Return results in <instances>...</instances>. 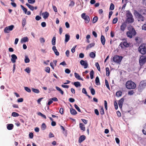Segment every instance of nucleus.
<instances>
[{
  "label": "nucleus",
  "instance_id": "nucleus-39",
  "mask_svg": "<svg viewBox=\"0 0 146 146\" xmlns=\"http://www.w3.org/2000/svg\"><path fill=\"white\" fill-rule=\"evenodd\" d=\"M52 45H54L56 44V37L54 36L52 38Z\"/></svg>",
  "mask_w": 146,
  "mask_h": 146
},
{
  "label": "nucleus",
  "instance_id": "nucleus-7",
  "mask_svg": "<svg viewBox=\"0 0 146 146\" xmlns=\"http://www.w3.org/2000/svg\"><path fill=\"white\" fill-rule=\"evenodd\" d=\"M146 62V56L145 55H141L140 56L139 63L141 66H142Z\"/></svg>",
  "mask_w": 146,
  "mask_h": 146
},
{
  "label": "nucleus",
  "instance_id": "nucleus-45",
  "mask_svg": "<svg viewBox=\"0 0 146 146\" xmlns=\"http://www.w3.org/2000/svg\"><path fill=\"white\" fill-rule=\"evenodd\" d=\"M21 8L22 9V10L24 11V12H25V14H26V13L27 12V9L26 8H25L22 5H21Z\"/></svg>",
  "mask_w": 146,
  "mask_h": 146
},
{
  "label": "nucleus",
  "instance_id": "nucleus-8",
  "mask_svg": "<svg viewBox=\"0 0 146 146\" xmlns=\"http://www.w3.org/2000/svg\"><path fill=\"white\" fill-rule=\"evenodd\" d=\"M14 28V26L13 25L6 27L4 29V32L5 33H9Z\"/></svg>",
  "mask_w": 146,
  "mask_h": 146
},
{
  "label": "nucleus",
  "instance_id": "nucleus-29",
  "mask_svg": "<svg viewBox=\"0 0 146 146\" xmlns=\"http://www.w3.org/2000/svg\"><path fill=\"white\" fill-rule=\"evenodd\" d=\"M56 88L57 90L60 92V93L62 95H63L64 94V92L58 86H56Z\"/></svg>",
  "mask_w": 146,
  "mask_h": 146
},
{
  "label": "nucleus",
  "instance_id": "nucleus-49",
  "mask_svg": "<svg viewBox=\"0 0 146 146\" xmlns=\"http://www.w3.org/2000/svg\"><path fill=\"white\" fill-rule=\"evenodd\" d=\"M12 115L13 117H17L19 116V114L18 113L15 112H13Z\"/></svg>",
  "mask_w": 146,
  "mask_h": 146
},
{
  "label": "nucleus",
  "instance_id": "nucleus-31",
  "mask_svg": "<svg viewBox=\"0 0 146 146\" xmlns=\"http://www.w3.org/2000/svg\"><path fill=\"white\" fill-rule=\"evenodd\" d=\"M73 84L76 87H77L80 86V83L79 82H75Z\"/></svg>",
  "mask_w": 146,
  "mask_h": 146
},
{
  "label": "nucleus",
  "instance_id": "nucleus-56",
  "mask_svg": "<svg viewBox=\"0 0 146 146\" xmlns=\"http://www.w3.org/2000/svg\"><path fill=\"white\" fill-rule=\"evenodd\" d=\"M28 2L30 4H33L35 2V0H28Z\"/></svg>",
  "mask_w": 146,
  "mask_h": 146
},
{
  "label": "nucleus",
  "instance_id": "nucleus-13",
  "mask_svg": "<svg viewBox=\"0 0 146 146\" xmlns=\"http://www.w3.org/2000/svg\"><path fill=\"white\" fill-rule=\"evenodd\" d=\"M124 101V99L123 98H121L119 101L118 102V105L119 108L120 109L122 108V106Z\"/></svg>",
  "mask_w": 146,
  "mask_h": 146
},
{
  "label": "nucleus",
  "instance_id": "nucleus-42",
  "mask_svg": "<svg viewBox=\"0 0 146 146\" xmlns=\"http://www.w3.org/2000/svg\"><path fill=\"white\" fill-rule=\"evenodd\" d=\"M90 56L92 58H94L96 56V54L94 52H91L90 54Z\"/></svg>",
  "mask_w": 146,
  "mask_h": 146
},
{
  "label": "nucleus",
  "instance_id": "nucleus-23",
  "mask_svg": "<svg viewBox=\"0 0 146 146\" xmlns=\"http://www.w3.org/2000/svg\"><path fill=\"white\" fill-rule=\"evenodd\" d=\"M80 128L81 130L83 131L85 130V125L82 123H80L79 124Z\"/></svg>",
  "mask_w": 146,
  "mask_h": 146
},
{
  "label": "nucleus",
  "instance_id": "nucleus-58",
  "mask_svg": "<svg viewBox=\"0 0 146 146\" xmlns=\"http://www.w3.org/2000/svg\"><path fill=\"white\" fill-rule=\"evenodd\" d=\"M114 106H115V109L116 110H117L118 108V107L117 103L116 101L114 102Z\"/></svg>",
  "mask_w": 146,
  "mask_h": 146
},
{
  "label": "nucleus",
  "instance_id": "nucleus-57",
  "mask_svg": "<svg viewBox=\"0 0 146 146\" xmlns=\"http://www.w3.org/2000/svg\"><path fill=\"white\" fill-rule=\"evenodd\" d=\"M134 93V91L133 90H130L128 92V94L129 95H133Z\"/></svg>",
  "mask_w": 146,
  "mask_h": 146
},
{
  "label": "nucleus",
  "instance_id": "nucleus-26",
  "mask_svg": "<svg viewBox=\"0 0 146 146\" xmlns=\"http://www.w3.org/2000/svg\"><path fill=\"white\" fill-rule=\"evenodd\" d=\"M71 113L73 115H75L77 114V112L76 110L73 108H71L70 109Z\"/></svg>",
  "mask_w": 146,
  "mask_h": 146
},
{
  "label": "nucleus",
  "instance_id": "nucleus-43",
  "mask_svg": "<svg viewBox=\"0 0 146 146\" xmlns=\"http://www.w3.org/2000/svg\"><path fill=\"white\" fill-rule=\"evenodd\" d=\"M95 66L96 67L97 69L99 71H100V68L98 62H96L95 63Z\"/></svg>",
  "mask_w": 146,
  "mask_h": 146
},
{
  "label": "nucleus",
  "instance_id": "nucleus-34",
  "mask_svg": "<svg viewBox=\"0 0 146 146\" xmlns=\"http://www.w3.org/2000/svg\"><path fill=\"white\" fill-rule=\"evenodd\" d=\"M106 75L107 76H109L110 74V70H109V69L108 67H106Z\"/></svg>",
  "mask_w": 146,
  "mask_h": 146
},
{
  "label": "nucleus",
  "instance_id": "nucleus-33",
  "mask_svg": "<svg viewBox=\"0 0 146 146\" xmlns=\"http://www.w3.org/2000/svg\"><path fill=\"white\" fill-rule=\"evenodd\" d=\"M116 96L119 97L121 96L122 95V92L121 91H118L116 93Z\"/></svg>",
  "mask_w": 146,
  "mask_h": 146
},
{
  "label": "nucleus",
  "instance_id": "nucleus-59",
  "mask_svg": "<svg viewBox=\"0 0 146 146\" xmlns=\"http://www.w3.org/2000/svg\"><path fill=\"white\" fill-rule=\"evenodd\" d=\"M76 47V45L74 46L71 49V51L73 53L75 51V48Z\"/></svg>",
  "mask_w": 146,
  "mask_h": 146
},
{
  "label": "nucleus",
  "instance_id": "nucleus-14",
  "mask_svg": "<svg viewBox=\"0 0 146 146\" xmlns=\"http://www.w3.org/2000/svg\"><path fill=\"white\" fill-rule=\"evenodd\" d=\"M86 139V136L84 135L81 136L79 138L78 142L79 143H81Z\"/></svg>",
  "mask_w": 146,
  "mask_h": 146
},
{
  "label": "nucleus",
  "instance_id": "nucleus-17",
  "mask_svg": "<svg viewBox=\"0 0 146 146\" xmlns=\"http://www.w3.org/2000/svg\"><path fill=\"white\" fill-rule=\"evenodd\" d=\"M100 39L102 44L104 45L105 43L106 39L104 36L102 35L101 36Z\"/></svg>",
  "mask_w": 146,
  "mask_h": 146
},
{
  "label": "nucleus",
  "instance_id": "nucleus-30",
  "mask_svg": "<svg viewBox=\"0 0 146 146\" xmlns=\"http://www.w3.org/2000/svg\"><path fill=\"white\" fill-rule=\"evenodd\" d=\"M96 84V85H100V82L98 76L96 77L95 80Z\"/></svg>",
  "mask_w": 146,
  "mask_h": 146
},
{
  "label": "nucleus",
  "instance_id": "nucleus-40",
  "mask_svg": "<svg viewBox=\"0 0 146 146\" xmlns=\"http://www.w3.org/2000/svg\"><path fill=\"white\" fill-rule=\"evenodd\" d=\"M32 90L33 92L36 93H38L40 92L39 90L38 89L32 88Z\"/></svg>",
  "mask_w": 146,
  "mask_h": 146
},
{
  "label": "nucleus",
  "instance_id": "nucleus-19",
  "mask_svg": "<svg viewBox=\"0 0 146 146\" xmlns=\"http://www.w3.org/2000/svg\"><path fill=\"white\" fill-rule=\"evenodd\" d=\"M29 41L28 38L27 37H25L22 38L21 40V42L23 43V42H28Z\"/></svg>",
  "mask_w": 146,
  "mask_h": 146
},
{
  "label": "nucleus",
  "instance_id": "nucleus-61",
  "mask_svg": "<svg viewBox=\"0 0 146 146\" xmlns=\"http://www.w3.org/2000/svg\"><path fill=\"white\" fill-rule=\"evenodd\" d=\"M53 102V101L51 99H49V101L48 102L47 105L48 106H49Z\"/></svg>",
  "mask_w": 146,
  "mask_h": 146
},
{
  "label": "nucleus",
  "instance_id": "nucleus-62",
  "mask_svg": "<svg viewBox=\"0 0 146 146\" xmlns=\"http://www.w3.org/2000/svg\"><path fill=\"white\" fill-rule=\"evenodd\" d=\"M41 25L42 27H45L46 26V24L45 22H42L41 23Z\"/></svg>",
  "mask_w": 146,
  "mask_h": 146
},
{
  "label": "nucleus",
  "instance_id": "nucleus-3",
  "mask_svg": "<svg viewBox=\"0 0 146 146\" xmlns=\"http://www.w3.org/2000/svg\"><path fill=\"white\" fill-rule=\"evenodd\" d=\"M125 86L127 88L129 89H135L136 87L135 83L131 80H129L127 82Z\"/></svg>",
  "mask_w": 146,
  "mask_h": 146
},
{
  "label": "nucleus",
  "instance_id": "nucleus-2",
  "mask_svg": "<svg viewBox=\"0 0 146 146\" xmlns=\"http://www.w3.org/2000/svg\"><path fill=\"white\" fill-rule=\"evenodd\" d=\"M127 12L126 16L127 17V22L129 23H133L134 21V19L132 14L129 11H127Z\"/></svg>",
  "mask_w": 146,
  "mask_h": 146
},
{
  "label": "nucleus",
  "instance_id": "nucleus-24",
  "mask_svg": "<svg viewBox=\"0 0 146 146\" xmlns=\"http://www.w3.org/2000/svg\"><path fill=\"white\" fill-rule=\"evenodd\" d=\"M95 45V43H92L88 44L86 47V50H87L89 48H91L92 47L94 46Z\"/></svg>",
  "mask_w": 146,
  "mask_h": 146
},
{
  "label": "nucleus",
  "instance_id": "nucleus-63",
  "mask_svg": "<svg viewBox=\"0 0 146 146\" xmlns=\"http://www.w3.org/2000/svg\"><path fill=\"white\" fill-rule=\"evenodd\" d=\"M79 57L81 58H83L84 57V54L83 53H80L79 54Z\"/></svg>",
  "mask_w": 146,
  "mask_h": 146
},
{
  "label": "nucleus",
  "instance_id": "nucleus-18",
  "mask_svg": "<svg viewBox=\"0 0 146 146\" xmlns=\"http://www.w3.org/2000/svg\"><path fill=\"white\" fill-rule=\"evenodd\" d=\"M49 13L46 11L44 13H42L43 17L44 19H46L49 16Z\"/></svg>",
  "mask_w": 146,
  "mask_h": 146
},
{
  "label": "nucleus",
  "instance_id": "nucleus-27",
  "mask_svg": "<svg viewBox=\"0 0 146 146\" xmlns=\"http://www.w3.org/2000/svg\"><path fill=\"white\" fill-rule=\"evenodd\" d=\"M26 5L31 10L33 11L34 9V7L33 6H32L29 3H26Z\"/></svg>",
  "mask_w": 146,
  "mask_h": 146
},
{
  "label": "nucleus",
  "instance_id": "nucleus-55",
  "mask_svg": "<svg viewBox=\"0 0 146 146\" xmlns=\"http://www.w3.org/2000/svg\"><path fill=\"white\" fill-rule=\"evenodd\" d=\"M40 40L41 43H44L45 41V39L43 38H40Z\"/></svg>",
  "mask_w": 146,
  "mask_h": 146
},
{
  "label": "nucleus",
  "instance_id": "nucleus-1",
  "mask_svg": "<svg viewBox=\"0 0 146 146\" xmlns=\"http://www.w3.org/2000/svg\"><path fill=\"white\" fill-rule=\"evenodd\" d=\"M128 31L126 33V35L127 37L129 38H132L133 36H134L136 34V32L133 26L130 25L127 28Z\"/></svg>",
  "mask_w": 146,
  "mask_h": 146
},
{
  "label": "nucleus",
  "instance_id": "nucleus-50",
  "mask_svg": "<svg viewBox=\"0 0 146 146\" xmlns=\"http://www.w3.org/2000/svg\"><path fill=\"white\" fill-rule=\"evenodd\" d=\"M74 106L75 108L79 112H81V110L79 107L76 104H75Z\"/></svg>",
  "mask_w": 146,
  "mask_h": 146
},
{
  "label": "nucleus",
  "instance_id": "nucleus-6",
  "mask_svg": "<svg viewBox=\"0 0 146 146\" xmlns=\"http://www.w3.org/2000/svg\"><path fill=\"white\" fill-rule=\"evenodd\" d=\"M122 58L123 57L121 56L115 55L113 57V60L114 62L119 63L121 62Z\"/></svg>",
  "mask_w": 146,
  "mask_h": 146
},
{
  "label": "nucleus",
  "instance_id": "nucleus-5",
  "mask_svg": "<svg viewBox=\"0 0 146 146\" xmlns=\"http://www.w3.org/2000/svg\"><path fill=\"white\" fill-rule=\"evenodd\" d=\"M134 14L137 18L140 19V20H138V21H139L140 20L142 21H144L145 19L144 17L140 14L137 11L135 10L134 11Z\"/></svg>",
  "mask_w": 146,
  "mask_h": 146
},
{
  "label": "nucleus",
  "instance_id": "nucleus-37",
  "mask_svg": "<svg viewBox=\"0 0 146 146\" xmlns=\"http://www.w3.org/2000/svg\"><path fill=\"white\" fill-rule=\"evenodd\" d=\"M105 85L107 87V88L109 90H110V87L109 85V83L108 80L106 79L105 80Z\"/></svg>",
  "mask_w": 146,
  "mask_h": 146
},
{
  "label": "nucleus",
  "instance_id": "nucleus-25",
  "mask_svg": "<svg viewBox=\"0 0 146 146\" xmlns=\"http://www.w3.org/2000/svg\"><path fill=\"white\" fill-rule=\"evenodd\" d=\"M143 86H141L139 84L138 88V91L140 92H141L145 88Z\"/></svg>",
  "mask_w": 146,
  "mask_h": 146
},
{
  "label": "nucleus",
  "instance_id": "nucleus-38",
  "mask_svg": "<svg viewBox=\"0 0 146 146\" xmlns=\"http://www.w3.org/2000/svg\"><path fill=\"white\" fill-rule=\"evenodd\" d=\"M90 78L91 79H92L93 78H94V71L92 70L90 73Z\"/></svg>",
  "mask_w": 146,
  "mask_h": 146
},
{
  "label": "nucleus",
  "instance_id": "nucleus-22",
  "mask_svg": "<svg viewBox=\"0 0 146 146\" xmlns=\"http://www.w3.org/2000/svg\"><path fill=\"white\" fill-rule=\"evenodd\" d=\"M139 85L145 88L146 86V80H143L141 81L139 83Z\"/></svg>",
  "mask_w": 146,
  "mask_h": 146
},
{
  "label": "nucleus",
  "instance_id": "nucleus-35",
  "mask_svg": "<svg viewBox=\"0 0 146 146\" xmlns=\"http://www.w3.org/2000/svg\"><path fill=\"white\" fill-rule=\"evenodd\" d=\"M70 3L69 5V7H73L75 5V2L73 1L70 0Z\"/></svg>",
  "mask_w": 146,
  "mask_h": 146
},
{
  "label": "nucleus",
  "instance_id": "nucleus-4",
  "mask_svg": "<svg viewBox=\"0 0 146 146\" xmlns=\"http://www.w3.org/2000/svg\"><path fill=\"white\" fill-rule=\"evenodd\" d=\"M138 51L141 54H145L146 53V48L144 44H141L138 48Z\"/></svg>",
  "mask_w": 146,
  "mask_h": 146
},
{
  "label": "nucleus",
  "instance_id": "nucleus-54",
  "mask_svg": "<svg viewBox=\"0 0 146 146\" xmlns=\"http://www.w3.org/2000/svg\"><path fill=\"white\" fill-rule=\"evenodd\" d=\"M104 106H105V109L107 110L108 109V105H107V103L106 100L104 101Z\"/></svg>",
  "mask_w": 146,
  "mask_h": 146
},
{
  "label": "nucleus",
  "instance_id": "nucleus-10",
  "mask_svg": "<svg viewBox=\"0 0 146 146\" xmlns=\"http://www.w3.org/2000/svg\"><path fill=\"white\" fill-rule=\"evenodd\" d=\"M127 26V22H125L122 23L120 27V30L122 32H124Z\"/></svg>",
  "mask_w": 146,
  "mask_h": 146
},
{
  "label": "nucleus",
  "instance_id": "nucleus-60",
  "mask_svg": "<svg viewBox=\"0 0 146 146\" xmlns=\"http://www.w3.org/2000/svg\"><path fill=\"white\" fill-rule=\"evenodd\" d=\"M70 51L68 50H67L66 51L65 54L66 56L67 57H68L69 56Z\"/></svg>",
  "mask_w": 146,
  "mask_h": 146
},
{
  "label": "nucleus",
  "instance_id": "nucleus-9",
  "mask_svg": "<svg viewBox=\"0 0 146 146\" xmlns=\"http://www.w3.org/2000/svg\"><path fill=\"white\" fill-rule=\"evenodd\" d=\"M81 17L85 20V23H88L90 20V17L89 16L86 15L85 13H83L81 15Z\"/></svg>",
  "mask_w": 146,
  "mask_h": 146
},
{
  "label": "nucleus",
  "instance_id": "nucleus-44",
  "mask_svg": "<svg viewBox=\"0 0 146 146\" xmlns=\"http://www.w3.org/2000/svg\"><path fill=\"white\" fill-rule=\"evenodd\" d=\"M45 71L48 73H49L50 72V68L49 67H46L45 68Z\"/></svg>",
  "mask_w": 146,
  "mask_h": 146
},
{
  "label": "nucleus",
  "instance_id": "nucleus-11",
  "mask_svg": "<svg viewBox=\"0 0 146 146\" xmlns=\"http://www.w3.org/2000/svg\"><path fill=\"white\" fill-rule=\"evenodd\" d=\"M119 46H120L121 48H124V47H128L129 44L126 41H125L123 42H121Z\"/></svg>",
  "mask_w": 146,
  "mask_h": 146
},
{
  "label": "nucleus",
  "instance_id": "nucleus-48",
  "mask_svg": "<svg viewBox=\"0 0 146 146\" xmlns=\"http://www.w3.org/2000/svg\"><path fill=\"white\" fill-rule=\"evenodd\" d=\"M100 113L102 115H103L104 114V108L103 107H102L100 110Z\"/></svg>",
  "mask_w": 146,
  "mask_h": 146
},
{
  "label": "nucleus",
  "instance_id": "nucleus-20",
  "mask_svg": "<svg viewBox=\"0 0 146 146\" xmlns=\"http://www.w3.org/2000/svg\"><path fill=\"white\" fill-rule=\"evenodd\" d=\"M74 74L75 77L76 78L79 80H81L82 81L83 80L81 78L80 76L78 73L76 72H75Z\"/></svg>",
  "mask_w": 146,
  "mask_h": 146
},
{
  "label": "nucleus",
  "instance_id": "nucleus-21",
  "mask_svg": "<svg viewBox=\"0 0 146 146\" xmlns=\"http://www.w3.org/2000/svg\"><path fill=\"white\" fill-rule=\"evenodd\" d=\"M13 127L14 126L13 124H8L7 126V128L9 130H11L13 129Z\"/></svg>",
  "mask_w": 146,
  "mask_h": 146
},
{
  "label": "nucleus",
  "instance_id": "nucleus-53",
  "mask_svg": "<svg viewBox=\"0 0 146 146\" xmlns=\"http://www.w3.org/2000/svg\"><path fill=\"white\" fill-rule=\"evenodd\" d=\"M118 21V19L117 17L114 18L113 20V24H116Z\"/></svg>",
  "mask_w": 146,
  "mask_h": 146
},
{
  "label": "nucleus",
  "instance_id": "nucleus-15",
  "mask_svg": "<svg viewBox=\"0 0 146 146\" xmlns=\"http://www.w3.org/2000/svg\"><path fill=\"white\" fill-rule=\"evenodd\" d=\"M11 61L13 63H15L16 62V60L17 59V56L14 54H12L11 56Z\"/></svg>",
  "mask_w": 146,
  "mask_h": 146
},
{
  "label": "nucleus",
  "instance_id": "nucleus-28",
  "mask_svg": "<svg viewBox=\"0 0 146 146\" xmlns=\"http://www.w3.org/2000/svg\"><path fill=\"white\" fill-rule=\"evenodd\" d=\"M65 42H67L70 39V36L67 34H66L65 35Z\"/></svg>",
  "mask_w": 146,
  "mask_h": 146
},
{
  "label": "nucleus",
  "instance_id": "nucleus-46",
  "mask_svg": "<svg viewBox=\"0 0 146 146\" xmlns=\"http://www.w3.org/2000/svg\"><path fill=\"white\" fill-rule=\"evenodd\" d=\"M98 19V18L97 17H94L92 20L93 23H96Z\"/></svg>",
  "mask_w": 146,
  "mask_h": 146
},
{
  "label": "nucleus",
  "instance_id": "nucleus-47",
  "mask_svg": "<svg viewBox=\"0 0 146 146\" xmlns=\"http://www.w3.org/2000/svg\"><path fill=\"white\" fill-rule=\"evenodd\" d=\"M114 8V5L113 3H111L110 4V10H113Z\"/></svg>",
  "mask_w": 146,
  "mask_h": 146
},
{
  "label": "nucleus",
  "instance_id": "nucleus-12",
  "mask_svg": "<svg viewBox=\"0 0 146 146\" xmlns=\"http://www.w3.org/2000/svg\"><path fill=\"white\" fill-rule=\"evenodd\" d=\"M80 64L84 66V68H87L88 66V64L87 63L86 61H84L83 60H81L80 62Z\"/></svg>",
  "mask_w": 146,
  "mask_h": 146
},
{
  "label": "nucleus",
  "instance_id": "nucleus-32",
  "mask_svg": "<svg viewBox=\"0 0 146 146\" xmlns=\"http://www.w3.org/2000/svg\"><path fill=\"white\" fill-rule=\"evenodd\" d=\"M89 89L90 90L91 92L92 95H94L95 94V91L94 89L93 88H90V87Z\"/></svg>",
  "mask_w": 146,
  "mask_h": 146
},
{
  "label": "nucleus",
  "instance_id": "nucleus-51",
  "mask_svg": "<svg viewBox=\"0 0 146 146\" xmlns=\"http://www.w3.org/2000/svg\"><path fill=\"white\" fill-rule=\"evenodd\" d=\"M29 62L30 60L29 58L27 56H26L25 60V62L26 63H27Z\"/></svg>",
  "mask_w": 146,
  "mask_h": 146
},
{
  "label": "nucleus",
  "instance_id": "nucleus-52",
  "mask_svg": "<svg viewBox=\"0 0 146 146\" xmlns=\"http://www.w3.org/2000/svg\"><path fill=\"white\" fill-rule=\"evenodd\" d=\"M25 90L28 92H31V89L27 87H24Z\"/></svg>",
  "mask_w": 146,
  "mask_h": 146
},
{
  "label": "nucleus",
  "instance_id": "nucleus-64",
  "mask_svg": "<svg viewBox=\"0 0 146 146\" xmlns=\"http://www.w3.org/2000/svg\"><path fill=\"white\" fill-rule=\"evenodd\" d=\"M142 28L143 30H146V24H145L143 25L142 27Z\"/></svg>",
  "mask_w": 146,
  "mask_h": 146
},
{
  "label": "nucleus",
  "instance_id": "nucleus-41",
  "mask_svg": "<svg viewBox=\"0 0 146 146\" xmlns=\"http://www.w3.org/2000/svg\"><path fill=\"white\" fill-rule=\"evenodd\" d=\"M46 126L45 124L44 123H43L41 126V129L43 130H44L46 129Z\"/></svg>",
  "mask_w": 146,
  "mask_h": 146
},
{
  "label": "nucleus",
  "instance_id": "nucleus-16",
  "mask_svg": "<svg viewBox=\"0 0 146 146\" xmlns=\"http://www.w3.org/2000/svg\"><path fill=\"white\" fill-rule=\"evenodd\" d=\"M52 49L54 51L56 55L57 56L59 55V53L58 51L56 49V48L55 46H53L52 48Z\"/></svg>",
  "mask_w": 146,
  "mask_h": 146
},
{
  "label": "nucleus",
  "instance_id": "nucleus-36",
  "mask_svg": "<svg viewBox=\"0 0 146 146\" xmlns=\"http://www.w3.org/2000/svg\"><path fill=\"white\" fill-rule=\"evenodd\" d=\"M27 23L26 20L25 18H23L22 20V25L23 27H24L26 25Z\"/></svg>",
  "mask_w": 146,
  "mask_h": 146
}]
</instances>
